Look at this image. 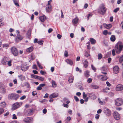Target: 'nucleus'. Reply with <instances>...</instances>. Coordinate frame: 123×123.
Returning a JSON list of instances; mask_svg holds the SVG:
<instances>
[{"label":"nucleus","instance_id":"nucleus-22","mask_svg":"<svg viewBox=\"0 0 123 123\" xmlns=\"http://www.w3.org/2000/svg\"><path fill=\"white\" fill-rule=\"evenodd\" d=\"M66 62L68 64H69L71 65H72L73 63V61L69 59H66Z\"/></svg>","mask_w":123,"mask_h":123},{"label":"nucleus","instance_id":"nucleus-45","mask_svg":"<svg viewBox=\"0 0 123 123\" xmlns=\"http://www.w3.org/2000/svg\"><path fill=\"white\" fill-rule=\"evenodd\" d=\"M17 118V117L15 114H13L12 115V119H15Z\"/></svg>","mask_w":123,"mask_h":123},{"label":"nucleus","instance_id":"nucleus-32","mask_svg":"<svg viewBox=\"0 0 123 123\" xmlns=\"http://www.w3.org/2000/svg\"><path fill=\"white\" fill-rule=\"evenodd\" d=\"M71 119V118L70 117H67L65 120L66 123H68L70 121Z\"/></svg>","mask_w":123,"mask_h":123},{"label":"nucleus","instance_id":"nucleus-39","mask_svg":"<svg viewBox=\"0 0 123 123\" xmlns=\"http://www.w3.org/2000/svg\"><path fill=\"white\" fill-rule=\"evenodd\" d=\"M101 70L102 71H105L106 70V68H105V66H103L101 68Z\"/></svg>","mask_w":123,"mask_h":123},{"label":"nucleus","instance_id":"nucleus-5","mask_svg":"<svg viewBox=\"0 0 123 123\" xmlns=\"http://www.w3.org/2000/svg\"><path fill=\"white\" fill-rule=\"evenodd\" d=\"M115 105L117 106H120L123 104V100L121 98L116 99L115 101Z\"/></svg>","mask_w":123,"mask_h":123},{"label":"nucleus","instance_id":"nucleus-60","mask_svg":"<svg viewBox=\"0 0 123 123\" xmlns=\"http://www.w3.org/2000/svg\"><path fill=\"white\" fill-rule=\"evenodd\" d=\"M40 73L42 75H44L46 74L45 72L42 70H41L40 71Z\"/></svg>","mask_w":123,"mask_h":123},{"label":"nucleus","instance_id":"nucleus-46","mask_svg":"<svg viewBox=\"0 0 123 123\" xmlns=\"http://www.w3.org/2000/svg\"><path fill=\"white\" fill-rule=\"evenodd\" d=\"M12 60H10L8 61L7 63V64L9 66H11Z\"/></svg>","mask_w":123,"mask_h":123},{"label":"nucleus","instance_id":"nucleus-31","mask_svg":"<svg viewBox=\"0 0 123 123\" xmlns=\"http://www.w3.org/2000/svg\"><path fill=\"white\" fill-rule=\"evenodd\" d=\"M112 42L114 41L116 39L115 36L114 35H112L110 38Z\"/></svg>","mask_w":123,"mask_h":123},{"label":"nucleus","instance_id":"nucleus-17","mask_svg":"<svg viewBox=\"0 0 123 123\" xmlns=\"http://www.w3.org/2000/svg\"><path fill=\"white\" fill-rule=\"evenodd\" d=\"M103 25L105 27L108 29H110L112 27V25L111 24H104Z\"/></svg>","mask_w":123,"mask_h":123},{"label":"nucleus","instance_id":"nucleus-63","mask_svg":"<svg viewBox=\"0 0 123 123\" xmlns=\"http://www.w3.org/2000/svg\"><path fill=\"white\" fill-rule=\"evenodd\" d=\"M101 112L102 110L101 109H99L98 110L97 113L98 114H100L101 113Z\"/></svg>","mask_w":123,"mask_h":123},{"label":"nucleus","instance_id":"nucleus-8","mask_svg":"<svg viewBox=\"0 0 123 123\" xmlns=\"http://www.w3.org/2000/svg\"><path fill=\"white\" fill-rule=\"evenodd\" d=\"M52 1V0H50L48 2V4L46 6V10L47 12H49L51 10V6L50 5V3Z\"/></svg>","mask_w":123,"mask_h":123},{"label":"nucleus","instance_id":"nucleus-15","mask_svg":"<svg viewBox=\"0 0 123 123\" xmlns=\"http://www.w3.org/2000/svg\"><path fill=\"white\" fill-rule=\"evenodd\" d=\"M29 67H27L25 65H22V66L21 70L24 71H25L27 70L28 68Z\"/></svg>","mask_w":123,"mask_h":123},{"label":"nucleus","instance_id":"nucleus-37","mask_svg":"<svg viewBox=\"0 0 123 123\" xmlns=\"http://www.w3.org/2000/svg\"><path fill=\"white\" fill-rule=\"evenodd\" d=\"M91 86L92 88L93 89H97L98 88V86L95 85H92Z\"/></svg>","mask_w":123,"mask_h":123},{"label":"nucleus","instance_id":"nucleus-53","mask_svg":"<svg viewBox=\"0 0 123 123\" xmlns=\"http://www.w3.org/2000/svg\"><path fill=\"white\" fill-rule=\"evenodd\" d=\"M49 95V94L48 93L45 94V96L44 97V98H48Z\"/></svg>","mask_w":123,"mask_h":123},{"label":"nucleus","instance_id":"nucleus-59","mask_svg":"<svg viewBox=\"0 0 123 123\" xmlns=\"http://www.w3.org/2000/svg\"><path fill=\"white\" fill-rule=\"evenodd\" d=\"M119 9V8H117L115 9L114 10V12H116Z\"/></svg>","mask_w":123,"mask_h":123},{"label":"nucleus","instance_id":"nucleus-23","mask_svg":"<svg viewBox=\"0 0 123 123\" xmlns=\"http://www.w3.org/2000/svg\"><path fill=\"white\" fill-rule=\"evenodd\" d=\"M39 18L41 22H43L46 19V17L45 16L43 15L42 16L40 17Z\"/></svg>","mask_w":123,"mask_h":123},{"label":"nucleus","instance_id":"nucleus-27","mask_svg":"<svg viewBox=\"0 0 123 123\" xmlns=\"http://www.w3.org/2000/svg\"><path fill=\"white\" fill-rule=\"evenodd\" d=\"M7 62V60L5 58H4L1 62L2 63L3 65H5L6 64V62Z\"/></svg>","mask_w":123,"mask_h":123},{"label":"nucleus","instance_id":"nucleus-55","mask_svg":"<svg viewBox=\"0 0 123 123\" xmlns=\"http://www.w3.org/2000/svg\"><path fill=\"white\" fill-rule=\"evenodd\" d=\"M99 117V115L98 114H96V115L95 118L96 119H98Z\"/></svg>","mask_w":123,"mask_h":123},{"label":"nucleus","instance_id":"nucleus-3","mask_svg":"<svg viewBox=\"0 0 123 123\" xmlns=\"http://www.w3.org/2000/svg\"><path fill=\"white\" fill-rule=\"evenodd\" d=\"M105 9L104 5L103 4H102L98 9V12L100 14L103 15L105 13Z\"/></svg>","mask_w":123,"mask_h":123},{"label":"nucleus","instance_id":"nucleus-51","mask_svg":"<svg viewBox=\"0 0 123 123\" xmlns=\"http://www.w3.org/2000/svg\"><path fill=\"white\" fill-rule=\"evenodd\" d=\"M38 79L41 81H43L44 80V78H43L39 76L38 77Z\"/></svg>","mask_w":123,"mask_h":123},{"label":"nucleus","instance_id":"nucleus-10","mask_svg":"<svg viewBox=\"0 0 123 123\" xmlns=\"http://www.w3.org/2000/svg\"><path fill=\"white\" fill-rule=\"evenodd\" d=\"M104 112L107 116H110L111 115V111L109 110L106 108H104Z\"/></svg>","mask_w":123,"mask_h":123},{"label":"nucleus","instance_id":"nucleus-42","mask_svg":"<svg viewBox=\"0 0 123 123\" xmlns=\"http://www.w3.org/2000/svg\"><path fill=\"white\" fill-rule=\"evenodd\" d=\"M108 33V32L107 30H104L103 32V34L104 35H106Z\"/></svg>","mask_w":123,"mask_h":123},{"label":"nucleus","instance_id":"nucleus-48","mask_svg":"<svg viewBox=\"0 0 123 123\" xmlns=\"http://www.w3.org/2000/svg\"><path fill=\"white\" fill-rule=\"evenodd\" d=\"M32 68L33 69H35L36 70H37V67L35 64L33 65Z\"/></svg>","mask_w":123,"mask_h":123},{"label":"nucleus","instance_id":"nucleus-18","mask_svg":"<svg viewBox=\"0 0 123 123\" xmlns=\"http://www.w3.org/2000/svg\"><path fill=\"white\" fill-rule=\"evenodd\" d=\"M23 39V37L19 35H18L16 37V42H18L17 39L21 40Z\"/></svg>","mask_w":123,"mask_h":123},{"label":"nucleus","instance_id":"nucleus-33","mask_svg":"<svg viewBox=\"0 0 123 123\" xmlns=\"http://www.w3.org/2000/svg\"><path fill=\"white\" fill-rule=\"evenodd\" d=\"M37 64L38 66V67L41 69H42L43 67L41 66V64L38 61H37Z\"/></svg>","mask_w":123,"mask_h":123},{"label":"nucleus","instance_id":"nucleus-14","mask_svg":"<svg viewBox=\"0 0 123 123\" xmlns=\"http://www.w3.org/2000/svg\"><path fill=\"white\" fill-rule=\"evenodd\" d=\"M58 94L57 93H54L51 94L49 97L50 98H53L56 97L58 96Z\"/></svg>","mask_w":123,"mask_h":123},{"label":"nucleus","instance_id":"nucleus-50","mask_svg":"<svg viewBox=\"0 0 123 123\" xmlns=\"http://www.w3.org/2000/svg\"><path fill=\"white\" fill-rule=\"evenodd\" d=\"M83 98L84 99H85L87 96V95L85 94L84 92H83Z\"/></svg>","mask_w":123,"mask_h":123},{"label":"nucleus","instance_id":"nucleus-35","mask_svg":"<svg viewBox=\"0 0 123 123\" xmlns=\"http://www.w3.org/2000/svg\"><path fill=\"white\" fill-rule=\"evenodd\" d=\"M31 31L30 30H29L28 31L26 35L28 37H29L31 36Z\"/></svg>","mask_w":123,"mask_h":123},{"label":"nucleus","instance_id":"nucleus-30","mask_svg":"<svg viewBox=\"0 0 123 123\" xmlns=\"http://www.w3.org/2000/svg\"><path fill=\"white\" fill-rule=\"evenodd\" d=\"M52 86L54 88L56 87L57 86V84L55 82L52 80Z\"/></svg>","mask_w":123,"mask_h":123},{"label":"nucleus","instance_id":"nucleus-9","mask_svg":"<svg viewBox=\"0 0 123 123\" xmlns=\"http://www.w3.org/2000/svg\"><path fill=\"white\" fill-rule=\"evenodd\" d=\"M23 121L26 123H31L33 122V119L31 117H27L24 118Z\"/></svg>","mask_w":123,"mask_h":123},{"label":"nucleus","instance_id":"nucleus-1","mask_svg":"<svg viewBox=\"0 0 123 123\" xmlns=\"http://www.w3.org/2000/svg\"><path fill=\"white\" fill-rule=\"evenodd\" d=\"M123 48V45L122 42H118L116 44L115 49H113L112 51V54L113 56L115 55V50L117 54H119L121 52Z\"/></svg>","mask_w":123,"mask_h":123},{"label":"nucleus","instance_id":"nucleus-47","mask_svg":"<svg viewBox=\"0 0 123 123\" xmlns=\"http://www.w3.org/2000/svg\"><path fill=\"white\" fill-rule=\"evenodd\" d=\"M91 67L92 69L94 70V71L95 72L96 70V68L93 66V65H91Z\"/></svg>","mask_w":123,"mask_h":123},{"label":"nucleus","instance_id":"nucleus-11","mask_svg":"<svg viewBox=\"0 0 123 123\" xmlns=\"http://www.w3.org/2000/svg\"><path fill=\"white\" fill-rule=\"evenodd\" d=\"M117 91H120L122 90L123 89V86L122 85L119 84L117 86L116 88Z\"/></svg>","mask_w":123,"mask_h":123},{"label":"nucleus","instance_id":"nucleus-40","mask_svg":"<svg viewBox=\"0 0 123 123\" xmlns=\"http://www.w3.org/2000/svg\"><path fill=\"white\" fill-rule=\"evenodd\" d=\"M102 55L101 54H99L98 55V59H100L102 58Z\"/></svg>","mask_w":123,"mask_h":123},{"label":"nucleus","instance_id":"nucleus-21","mask_svg":"<svg viewBox=\"0 0 123 123\" xmlns=\"http://www.w3.org/2000/svg\"><path fill=\"white\" fill-rule=\"evenodd\" d=\"M18 77L19 79L22 81L24 80L25 79V77L22 74L18 75Z\"/></svg>","mask_w":123,"mask_h":123},{"label":"nucleus","instance_id":"nucleus-12","mask_svg":"<svg viewBox=\"0 0 123 123\" xmlns=\"http://www.w3.org/2000/svg\"><path fill=\"white\" fill-rule=\"evenodd\" d=\"M98 77L102 81L106 80L108 79L107 76L106 75H100Z\"/></svg>","mask_w":123,"mask_h":123},{"label":"nucleus","instance_id":"nucleus-26","mask_svg":"<svg viewBox=\"0 0 123 123\" xmlns=\"http://www.w3.org/2000/svg\"><path fill=\"white\" fill-rule=\"evenodd\" d=\"M0 92L5 93L6 92V89L0 86Z\"/></svg>","mask_w":123,"mask_h":123},{"label":"nucleus","instance_id":"nucleus-52","mask_svg":"<svg viewBox=\"0 0 123 123\" xmlns=\"http://www.w3.org/2000/svg\"><path fill=\"white\" fill-rule=\"evenodd\" d=\"M92 81V79L91 78H89L87 80V82L88 83H91Z\"/></svg>","mask_w":123,"mask_h":123},{"label":"nucleus","instance_id":"nucleus-6","mask_svg":"<svg viewBox=\"0 0 123 123\" xmlns=\"http://www.w3.org/2000/svg\"><path fill=\"white\" fill-rule=\"evenodd\" d=\"M11 51L12 54L14 56H17L18 54V52L16 48L13 47L11 48Z\"/></svg>","mask_w":123,"mask_h":123},{"label":"nucleus","instance_id":"nucleus-19","mask_svg":"<svg viewBox=\"0 0 123 123\" xmlns=\"http://www.w3.org/2000/svg\"><path fill=\"white\" fill-rule=\"evenodd\" d=\"M89 41L92 44H94L96 42V40L92 38H90Z\"/></svg>","mask_w":123,"mask_h":123},{"label":"nucleus","instance_id":"nucleus-38","mask_svg":"<svg viewBox=\"0 0 123 123\" xmlns=\"http://www.w3.org/2000/svg\"><path fill=\"white\" fill-rule=\"evenodd\" d=\"M4 112V109L2 108H0V115L2 114Z\"/></svg>","mask_w":123,"mask_h":123},{"label":"nucleus","instance_id":"nucleus-58","mask_svg":"<svg viewBox=\"0 0 123 123\" xmlns=\"http://www.w3.org/2000/svg\"><path fill=\"white\" fill-rule=\"evenodd\" d=\"M47 111V110L46 109H44L43 111V113L44 114H45L46 113Z\"/></svg>","mask_w":123,"mask_h":123},{"label":"nucleus","instance_id":"nucleus-29","mask_svg":"<svg viewBox=\"0 0 123 123\" xmlns=\"http://www.w3.org/2000/svg\"><path fill=\"white\" fill-rule=\"evenodd\" d=\"M89 72L88 71H86L85 73V76L86 77H88L90 76Z\"/></svg>","mask_w":123,"mask_h":123},{"label":"nucleus","instance_id":"nucleus-36","mask_svg":"<svg viewBox=\"0 0 123 123\" xmlns=\"http://www.w3.org/2000/svg\"><path fill=\"white\" fill-rule=\"evenodd\" d=\"M9 46V45L7 44H4L3 45V47L4 48L7 49Z\"/></svg>","mask_w":123,"mask_h":123},{"label":"nucleus","instance_id":"nucleus-7","mask_svg":"<svg viewBox=\"0 0 123 123\" xmlns=\"http://www.w3.org/2000/svg\"><path fill=\"white\" fill-rule=\"evenodd\" d=\"M113 115L114 118L116 120H118L120 119V114L117 111H114L113 113Z\"/></svg>","mask_w":123,"mask_h":123},{"label":"nucleus","instance_id":"nucleus-34","mask_svg":"<svg viewBox=\"0 0 123 123\" xmlns=\"http://www.w3.org/2000/svg\"><path fill=\"white\" fill-rule=\"evenodd\" d=\"M123 61V55H121L119 59V62L120 63H121Z\"/></svg>","mask_w":123,"mask_h":123},{"label":"nucleus","instance_id":"nucleus-44","mask_svg":"<svg viewBox=\"0 0 123 123\" xmlns=\"http://www.w3.org/2000/svg\"><path fill=\"white\" fill-rule=\"evenodd\" d=\"M87 44H88V45H87V49H90L91 48V47L90 46V43L89 42H88L87 43Z\"/></svg>","mask_w":123,"mask_h":123},{"label":"nucleus","instance_id":"nucleus-56","mask_svg":"<svg viewBox=\"0 0 123 123\" xmlns=\"http://www.w3.org/2000/svg\"><path fill=\"white\" fill-rule=\"evenodd\" d=\"M74 98L76 101L77 102L79 100L78 98L76 96H74Z\"/></svg>","mask_w":123,"mask_h":123},{"label":"nucleus","instance_id":"nucleus-16","mask_svg":"<svg viewBox=\"0 0 123 123\" xmlns=\"http://www.w3.org/2000/svg\"><path fill=\"white\" fill-rule=\"evenodd\" d=\"M83 64L85 68L87 67L88 65V63L87 60L85 59L83 60Z\"/></svg>","mask_w":123,"mask_h":123},{"label":"nucleus","instance_id":"nucleus-13","mask_svg":"<svg viewBox=\"0 0 123 123\" xmlns=\"http://www.w3.org/2000/svg\"><path fill=\"white\" fill-rule=\"evenodd\" d=\"M119 68L118 66H115L113 68V73L115 74H117L119 72Z\"/></svg>","mask_w":123,"mask_h":123},{"label":"nucleus","instance_id":"nucleus-20","mask_svg":"<svg viewBox=\"0 0 123 123\" xmlns=\"http://www.w3.org/2000/svg\"><path fill=\"white\" fill-rule=\"evenodd\" d=\"M74 79V77L72 76H71L69 77L68 81L69 83H72L73 82Z\"/></svg>","mask_w":123,"mask_h":123},{"label":"nucleus","instance_id":"nucleus-57","mask_svg":"<svg viewBox=\"0 0 123 123\" xmlns=\"http://www.w3.org/2000/svg\"><path fill=\"white\" fill-rule=\"evenodd\" d=\"M85 56L88 57L89 56V54L87 52H86L85 54Z\"/></svg>","mask_w":123,"mask_h":123},{"label":"nucleus","instance_id":"nucleus-41","mask_svg":"<svg viewBox=\"0 0 123 123\" xmlns=\"http://www.w3.org/2000/svg\"><path fill=\"white\" fill-rule=\"evenodd\" d=\"M37 43L39 44H42L43 43V41L42 40H39L38 41Z\"/></svg>","mask_w":123,"mask_h":123},{"label":"nucleus","instance_id":"nucleus-43","mask_svg":"<svg viewBox=\"0 0 123 123\" xmlns=\"http://www.w3.org/2000/svg\"><path fill=\"white\" fill-rule=\"evenodd\" d=\"M64 55L65 57H67L68 56V52L66 50L64 52Z\"/></svg>","mask_w":123,"mask_h":123},{"label":"nucleus","instance_id":"nucleus-61","mask_svg":"<svg viewBox=\"0 0 123 123\" xmlns=\"http://www.w3.org/2000/svg\"><path fill=\"white\" fill-rule=\"evenodd\" d=\"M63 105L64 107H65L67 108H68V104H63Z\"/></svg>","mask_w":123,"mask_h":123},{"label":"nucleus","instance_id":"nucleus-2","mask_svg":"<svg viewBox=\"0 0 123 123\" xmlns=\"http://www.w3.org/2000/svg\"><path fill=\"white\" fill-rule=\"evenodd\" d=\"M19 97V95L18 94L15 93H11L8 95V98L9 99L17 100Z\"/></svg>","mask_w":123,"mask_h":123},{"label":"nucleus","instance_id":"nucleus-24","mask_svg":"<svg viewBox=\"0 0 123 123\" xmlns=\"http://www.w3.org/2000/svg\"><path fill=\"white\" fill-rule=\"evenodd\" d=\"M78 18L76 17L73 20L72 22L74 24H76L78 22Z\"/></svg>","mask_w":123,"mask_h":123},{"label":"nucleus","instance_id":"nucleus-28","mask_svg":"<svg viewBox=\"0 0 123 123\" xmlns=\"http://www.w3.org/2000/svg\"><path fill=\"white\" fill-rule=\"evenodd\" d=\"M6 106V104L5 102H3L0 103V106L3 108L5 107Z\"/></svg>","mask_w":123,"mask_h":123},{"label":"nucleus","instance_id":"nucleus-49","mask_svg":"<svg viewBox=\"0 0 123 123\" xmlns=\"http://www.w3.org/2000/svg\"><path fill=\"white\" fill-rule=\"evenodd\" d=\"M98 100L99 103L101 105H103V101H101V99L99 98H98Z\"/></svg>","mask_w":123,"mask_h":123},{"label":"nucleus","instance_id":"nucleus-62","mask_svg":"<svg viewBox=\"0 0 123 123\" xmlns=\"http://www.w3.org/2000/svg\"><path fill=\"white\" fill-rule=\"evenodd\" d=\"M108 63H110L111 61V58H109L108 59Z\"/></svg>","mask_w":123,"mask_h":123},{"label":"nucleus","instance_id":"nucleus-25","mask_svg":"<svg viewBox=\"0 0 123 123\" xmlns=\"http://www.w3.org/2000/svg\"><path fill=\"white\" fill-rule=\"evenodd\" d=\"M33 47L31 46L27 48L26 49V51L28 52H31L33 51Z\"/></svg>","mask_w":123,"mask_h":123},{"label":"nucleus","instance_id":"nucleus-4","mask_svg":"<svg viewBox=\"0 0 123 123\" xmlns=\"http://www.w3.org/2000/svg\"><path fill=\"white\" fill-rule=\"evenodd\" d=\"M22 102H16L14 104L12 105V110H14L17 109L22 105Z\"/></svg>","mask_w":123,"mask_h":123},{"label":"nucleus","instance_id":"nucleus-64","mask_svg":"<svg viewBox=\"0 0 123 123\" xmlns=\"http://www.w3.org/2000/svg\"><path fill=\"white\" fill-rule=\"evenodd\" d=\"M106 84L107 86H111V84L108 82L107 81L106 82Z\"/></svg>","mask_w":123,"mask_h":123},{"label":"nucleus","instance_id":"nucleus-54","mask_svg":"<svg viewBox=\"0 0 123 123\" xmlns=\"http://www.w3.org/2000/svg\"><path fill=\"white\" fill-rule=\"evenodd\" d=\"M26 98V96L25 95H24L21 97L20 98V99L21 100H23Z\"/></svg>","mask_w":123,"mask_h":123}]
</instances>
